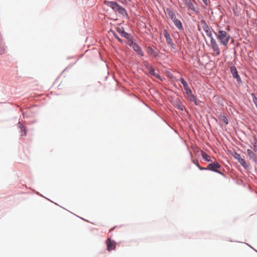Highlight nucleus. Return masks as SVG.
Instances as JSON below:
<instances>
[{
    "instance_id": "obj_20",
    "label": "nucleus",
    "mask_w": 257,
    "mask_h": 257,
    "mask_svg": "<svg viewBox=\"0 0 257 257\" xmlns=\"http://www.w3.org/2000/svg\"><path fill=\"white\" fill-rule=\"evenodd\" d=\"M192 162L195 164L197 167L200 170H206V168H204V167H201L198 161H195L194 160H192Z\"/></svg>"
},
{
    "instance_id": "obj_1",
    "label": "nucleus",
    "mask_w": 257,
    "mask_h": 257,
    "mask_svg": "<svg viewBox=\"0 0 257 257\" xmlns=\"http://www.w3.org/2000/svg\"><path fill=\"white\" fill-rule=\"evenodd\" d=\"M200 24L203 30L205 31L207 36L210 38V43L212 49L214 52L216 53L217 55H219L220 54V49L215 40L212 36L211 28L209 27V26L207 24L204 20H201L200 21Z\"/></svg>"
},
{
    "instance_id": "obj_6",
    "label": "nucleus",
    "mask_w": 257,
    "mask_h": 257,
    "mask_svg": "<svg viewBox=\"0 0 257 257\" xmlns=\"http://www.w3.org/2000/svg\"><path fill=\"white\" fill-rule=\"evenodd\" d=\"M107 245V249L108 251L114 250L116 247V243L114 240H111L110 238H108L106 240Z\"/></svg>"
},
{
    "instance_id": "obj_23",
    "label": "nucleus",
    "mask_w": 257,
    "mask_h": 257,
    "mask_svg": "<svg viewBox=\"0 0 257 257\" xmlns=\"http://www.w3.org/2000/svg\"><path fill=\"white\" fill-rule=\"evenodd\" d=\"M186 90V93L187 95V96H188L189 95H191L192 94V91L190 89V88H188L187 89H185Z\"/></svg>"
},
{
    "instance_id": "obj_10",
    "label": "nucleus",
    "mask_w": 257,
    "mask_h": 257,
    "mask_svg": "<svg viewBox=\"0 0 257 257\" xmlns=\"http://www.w3.org/2000/svg\"><path fill=\"white\" fill-rule=\"evenodd\" d=\"M230 71L233 77L236 78L238 82H240L241 79L238 74L236 68L235 67H231Z\"/></svg>"
},
{
    "instance_id": "obj_18",
    "label": "nucleus",
    "mask_w": 257,
    "mask_h": 257,
    "mask_svg": "<svg viewBox=\"0 0 257 257\" xmlns=\"http://www.w3.org/2000/svg\"><path fill=\"white\" fill-rule=\"evenodd\" d=\"M110 32L112 34L113 36L117 40L121 43H123V41L121 39H120L118 36L117 35V34L112 30H110Z\"/></svg>"
},
{
    "instance_id": "obj_29",
    "label": "nucleus",
    "mask_w": 257,
    "mask_h": 257,
    "mask_svg": "<svg viewBox=\"0 0 257 257\" xmlns=\"http://www.w3.org/2000/svg\"><path fill=\"white\" fill-rule=\"evenodd\" d=\"M253 101H254V103H255V106H256V107H257V98H255L254 99V100H253Z\"/></svg>"
},
{
    "instance_id": "obj_2",
    "label": "nucleus",
    "mask_w": 257,
    "mask_h": 257,
    "mask_svg": "<svg viewBox=\"0 0 257 257\" xmlns=\"http://www.w3.org/2000/svg\"><path fill=\"white\" fill-rule=\"evenodd\" d=\"M104 4L111 8L113 11L117 12L122 16H125L127 15L126 10L115 2L104 1Z\"/></svg>"
},
{
    "instance_id": "obj_11",
    "label": "nucleus",
    "mask_w": 257,
    "mask_h": 257,
    "mask_svg": "<svg viewBox=\"0 0 257 257\" xmlns=\"http://www.w3.org/2000/svg\"><path fill=\"white\" fill-rule=\"evenodd\" d=\"M146 67L149 70V73L151 75L157 78L159 77V75L155 73V69H154L152 65H150L149 64H147L146 65Z\"/></svg>"
},
{
    "instance_id": "obj_13",
    "label": "nucleus",
    "mask_w": 257,
    "mask_h": 257,
    "mask_svg": "<svg viewBox=\"0 0 257 257\" xmlns=\"http://www.w3.org/2000/svg\"><path fill=\"white\" fill-rule=\"evenodd\" d=\"M133 48L135 51H136L138 54H140L141 56L144 55L143 52H142L141 48L138 44L136 43L133 44Z\"/></svg>"
},
{
    "instance_id": "obj_25",
    "label": "nucleus",
    "mask_w": 257,
    "mask_h": 257,
    "mask_svg": "<svg viewBox=\"0 0 257 257\" xmlns=\"http://www.w3.org/2000/svg\"><path fill=\"white\" fill-rule=\"evenodd\" d=\"M234 158L238 160V161L241 158L240 155L239 154L235 153Z\"/></svg>"
},
{
    "instance_id": "obj_7",
    "label": "nucleus",
    "mask_w": 257,
    "mask_h": 257,
    "mask_svg": "<svg viewBox=\"0 0 257 257\" xmlns=\"http://www.w3.org/2000/svg\"><path fill=\"white\" fill-rule=\"evenodd\" d=\"M116 30L122 37L126 39H129L130 35L124 31L123 27L120 25L116 28Z\"/></svg>"
},
{
    "instance_id": "obj_16",
    "label": "nucleus",
    "mask_w": 257,
    "mask_h": 257,
    "mask_svg": "<svg viewBox=\"0 0 257 257\" xmlns=\"http://www.w3.org/2000/svg\"><path fill=\"white\" fill-rule=\"evenodd\" d=\"M174 25L179 30H182L183 29V26L181 22L177 19L174 22Z\"/></svg>"
},
{
    "instance_id": "obj_3",
    "label": "nucleus",
    "mask_w": 257,
    "mask_h": 257,
    "mask_svg": "<svg viewBox=\"0 0 257 257\" xmlns=\"http://www.w3.org/2000/svg\"><path fill=\"white\" fill-rule=\"evenodd\" d=\"M216 37L219 41L221 44L226 46L228 43L230 36L225 31L220 30H218L217 33H216Z\"/></svg>"
},
{
    "instance_id": "obj_30",
    "label": "nucleus",
    "mask_w": 257,
    "mask_h": 257,
    "mask_svg": "<svg viewBox=\"0 0 257 257\" xmlns=\"http://www.w3.org/2000/svg\"><path fill=\"white\" fill-rule=\"evenodd\" d=\"M204 3L207 5V0H203Z\"/></svg>"
},
{
    "instance_id": "obj_17",
    "label": "nucleus",
    "mask_w": 257,
    "mask_h": 257,
    "mask_svg": "<svg viewBox=\"0 0 257 257\" xmlns=\"http://www.w3.org/2000/svg\"><path fill=\"white\" fill-rule=\"evenodd\" d=\"M179 80L181 82V83L183 84L184 89L189 88L187 82L184 80V78H180Z\"/></svg>"
},
{
    "instance_id": "obj_26",
    "label": "nucleus",
    "mask_w": 257,
    "mask_h": 257,
    "mask_svg": "<svg viewBox=\"0 0 257 257\" xmlns=\"http://www.w3.org/2000/svg\"><path fill=\"white\" fill-rule=\"evenodd\" d=\"M253 147H254V148H253L254 151H256L257 150V145H256V143H255L253 144Z\"/></svg>"
},
{
    "instance_id": "obj_21",
    "label": "nucleus",
    "mask_w": 257,
    "mask_h": 257,
    "mask_svg": "<svg viewBox=\"0 0 257 257\" xmlns=\"http://www.w3.org/2000/svg\"><path fill=\"white\" fill-rule=\"evenodd\" d=\"M187 97L188 99H189L190 100L193 101L195 103L196 102V98L193 94L189 95L188 96H187Z\"/></svg>"
},
{
    "instance_id": "obj_15",
    "label": "nucleus",
    "mask_w": 257,
    "mask_h": 257,
    "mask_svg": "<svg viewBox=\"0 0 257 257\" xmlns=\"http://www.w3.org/2000/svg\"><path fill=\"white\" fill-rule=\"evenodd\" d=\"M201 156L206 161L212 162V160H211L210 156L208 155L205 152H201Z\"/></svg>"
},
{
    "instance_id": "obj_14",
    "label": "nucleus",
    "mask_w": 257,
    "mask_h": 257,
    "mask_svg": "<svg viewBox=\"0 0 257 257\" xmlns=\"http://www.w3.org/2000/svg\"><path fill=\"white\" fill-rule=\"evenodd\" d=\"M18 126L21 130V131H20V133L21 134V136L22 137L26 136V131L25 127L20 122H19L18 123Z\"/></svg>"
},
{
    "instance_id": "obj_28",
    "label": "nucleus",
    "mask_w": 257,
    "mask_h": 257,
    "mask_svg": "<svg viewBox=\"0 0 257 257\" xmlns=\"http://www.w3.org/2000/svg\"><path fill=\"white\" fill-rule=\"evenodd\" d=\"M5 49H0V54H2L3 53H4Z\"/></svg>"
},
{
    "instance_id": "obj_9",
    "label": "nucleus",
    "mask_w": 257,
    "mask_h": 257,
    "mask_svg": "<svg viewBox=\"0 0 257 257\" xmlns=\"http://www.w3.org/2000/svg\"><path fill=\"white\" fill-rule=\"evenodd\" d=\"M167 16L174 22L177 18L176 17L175 13L169 9L166 10Z\"/></svg>"
},
{
    "instance_id": "obj_8",
    "label": "nucleus",
    "mask_w": 257,
    "mask_h": 257,
    "mask_svg": "<svg viewBox=\"0 0 257 257\" xmlns=\"http://www.w3.org/2000/svg\"><path fill=\"white\" fill-rule=\"evenodd\" d=\"M185 4L187 6L188 9L192 10L196 13H198L194 4L191 0H185Z\"/></svg>"
},
{
    "instance_id": "obj_24",
    "label": "nucleus",
    "mask_w": 257,
    "mask_h": 257,
    "mask_svg": "<svg viewBox=\"0 0 257 257\" xmlns=\"http://www.w3.org/2000/svg\"><path fill=\"white\" fill-rule=\"evenodd\" d=\"M119 2L123 4H127L131 0H118Z\"/></svg>"
},
{
    "instance_id": "obj_4",
    "label": "nucleus",
    "mask_w": 257,
    "mask_h": 257,
    "mask_svg": "<svg viewBox=\"0 0 257 257\" xmlns=\"http://www.w3.org/2000/svg\"><path fill=\"white\" fill-rule=\"evenodd\" d=\"M221 166L217 162H214L213 163L209 164L207 166L206 170H209L214 172L221 173V172L218 170L220 168Z\"/></svg>"
},
{
    "instance_id": "obj_22",
    "label": "nucleus",
    "mask_w": 257,
    "mask_h": 257,
    "mask_svg": "<svg viewBox=\"0 0 257 257\" xmlns=\"http://www.w3.org/2000/svg\"><path fill=\"white\" fill-rule=\"evenodd\" d=\"M220 118H221V120L223 122H224L226 124H228V122L227 120V118H226V117L225 116L222 115L220 117Z\"/></svg>"
},
{
    "instance_id": "obj_27",
    "label": "nucleus",
    "mask_w": 257,
    "mask_h": 257,
    "mask_svg": "<svg viewBox=\"0 0 257 257\" xmlns=\"http://www.w3.org/2000/svg\"><path fill=\"white\" fill-rule=\"evenodd\" d=\"M150 52L151 54H154V55H155V52L154 51V50L152 49V48H150Z\"/></svg>"
},
{
    "instance_id": "obj_5",
    "label": "nucleus",
    "mask_w": 257,
    "mask_h": 257,
    "mask_svg": "<svg viewBox=\"0 0 257 257\" xmlns=\"http://www.w3.org/2000/svg\"><path fill=\"white\" fill-rule=\"evenodd\" d=\"M163 35L166 38V42L171 48H175V44L171 38L170 34L166 30L163 31Z\"/></svg>"
},
{
    "instance_id": "obj_12",
    "label": "nucleus",
    "mask_w": 257,
    "mask_h": 257,
    "mask_svg": "<svg viewBox=\"0 0 257 257\" xmlns=\"http://www.w3.org/2000/svg\"><path fill=\"white\" fill-rule=\"evenodd\" d=\"M247 155H248L249 159L252 160L254 161H256L255 154L254 153V152L253 151H252L250 149H247Z\"/></svg>"
},
{
    "instance_id": "obj_19",
    "label": "nucleus",
    "mask_w": 257,
    "mask_h": 257,
    "mask_svg": "<svg viewBox=\"0 0 257 257\" xmlns=\"http://www.w3.org/2000/svg\"><path fill=\"white\" fill-rule=\"evenodd\" d=\"M238 162L241 164L242 166H243L245 168H247L248 166L247 164L246 163L245 161L242 158H241L238 161Z\"/></svg>"
}]
</instances>
